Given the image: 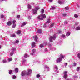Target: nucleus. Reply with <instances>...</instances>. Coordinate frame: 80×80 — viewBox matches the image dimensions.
I'll list each match as a JSON object with an SVG mask.
<instances>
[{
    "label": "nucleus",
    "mask_w": 80,
    "mask_h": 80,
    "mask_svg": "<svg viewBox=\"0 0 80 80\" xmlns=\"http://www.w3.org/2000/svg\"><path fill=\"white\" fill-rule=\"evenodd\" d=\"M12 23H13V24H15V22H16V21H15V20H13V21H12Z\"/></svg>",
    "instance_id": "nucleus-39"
},
{
    "label": "nucleus",
    "mask_w": 80,
    "mask_h": 80,
    "mask_svg": "<svg viewBox=\"0 0 80 80\" xmlns=\"http://www.w3.org/2000/svg\"><path fill=\"white\" fill-rule=\"evenodd\" d=\"M36 77L37 78H39V77H40V74H37L36 75Z\"/></svg>",
    "instance_id": "nucleus-29"
},
{
    "label": "nucleus",
    "mask_w": 80,
    "mask_h": 80,
    "mask_svg": "<svg viewBox=\"0 0 80 80\" xmlns=\"http://www.w3.org/2000/svg\"><path fill=\"white\" fill-rule=\"evenodd\" d=\"M48 1L49 2H52V0H48Z\"/></svg>",
    "instance_id": "nucleus-50"
},
{
    "label": "nucleus",
    "mask_w": 80,
    "mask_h": 80,
    "mask_svg": "<svg viewBox=\"0 0 80 80\" xmlns=\"http://www.w3.org/2000/svg\"><path fill=\"white\" fill-rule=\"evenodd\" d=\"M14 52L13 51H12V52H11L10 53V56H13V55Z\"/></svg>",
    "instance_id": "nucleus-27"
},
{
    "label": "nucleus",
    "mask_w": 80,
    "mask_h": 80,
    "mask_svg": "<svg viewBox=\"0 0 80 80\" xmlns=\"http://www.w3.org/2000/svg\"><path fill=\"white\" fill-rule=\"evenodd\" d=\"M77 56L78 58H80V53H78V55H77Z\"/></svg>",
    "instance_id": "nucleus-28"
},
{
    "label": "nucleus",
    "mask_w": 80,
    "mask_h": 80,
    "mask_svg": "<svg viewBox=\"0 0 80 80\" xmlns=\"http://www.w3.org/2000/svg\"><path fill=\"white\" fill-rule=\"evenodd\" d=\"M62 60V59L61 58H58L57 59V60L56 61V62L58 63H59V62H60Z\"/></svg>",
    "instance_id": "nucleus-4"
},
{
    "label": "nucleus",
    "mask_w": 80,
    "mask_h": 80,
    "mask_svg": "<svg viewBox=\"0 0 80 80\" xmlns=\"http://www.w3.org/2000/svg\"><path fill=\"white\" fill-rule=\"evenodd\" d=\"M32 71L31 69H29L28 72L25 71H23L21 73V75L22 77L25 76V75H28L30 73H32Z\"/></svg>",
    "instance_id": "nucleus-1"
},
{
    "label": "nucleus",
    "mask_w": 80,
    "mask_h": 80,
    "mask_svg": "<svg viewBox=\"0 0 80 80\" xmlns=\"http://www.w3.org/2000/svg\"><path fill=\"white\" fill-rule=\"evenodd\" d=\"M35 44L36 43L35 42H32L31 44L32 47V48H34V47H35Z\"/></svg>",
    "instance_id": "nucleus-7"
},
{
    "label": "nucleus",
    "mask_w": 80,
    "mask_h": 80,
    "mask_svg": "<svg viewBox=\"0 0 80 80\" xmlns=\"http://www.w3.org/2000/svg\"><path fill=\"white\" fill-rule=\"evenodd\" d=\"M3 63H6V62H7V61L6 60H3Z\"/></svg>",
    "instance_id": "nucleus-44"
},
{
    "label": "nucleus",
    "mask_w": 80,
    "mask_h": 80,
    "mask_svg": "<svg viewBox=\"0 0 80 80\" xmlns=\"http://www.w3.org/2000/svg\"><path fill=\"white\" fill-rule=\"evenodd\" d=\"M77 65V64H76L75 63H73V67H75V66H76V65Z\"/></svg>",
    "instance_id": "nucleus-41"
},
{
    "label": "nucleus",
    "mask_w": 80,
    "mask_h": 80,
    "mask_svg": "<svg viewBox=\"0 0 80 80\" xmlns=\"http://www.w3.org/2000/svg\"><path fill=\"white\" fill-rule=\"evenodd\" d=\"M54 68H55V70L56 71H57V70H58V68H57V66L56 65L55 66Z\"/></svg>",
    "instance_id": "nucleus-24"
},
{
    "label": "nucleus",
    "mask_w": 80,
    "mask_h": 80,
    "mask_svg": "<svg viewBox=\"0 0 80 80\" xmlns=\"http://www.w3.org/2000/svg\"><path fill=\"white\" fill-rule=\"evenodd\" d=\"M32 12L33 14H37V11L35 9H32Z\"/></svg>",
    "instance_id": "nucleus-6"
},
{
    "label": "nucleus",
    "mask_w": 80,
    "mask_h": 80,
    "mask_svg": "<svg viewBox=\"0 0 80 80\" xmlns=\"http://www.w3.org/2000/svg\"><path fill=\"white\" fill-rule=\"evenodd\" d=\"M38 20H43V16H42V15L38 16Z\"/></svg>",
    "instance_id": "nucleus-3"
},
{
    "label": "nucleus",
    "mask_w": 80,
    "mask_h": 80,
    "mask_svg": "<svg viewBox=\"0 0 80 80\" xmlns=\"http://www.w3.org/2000/svg\"><path fill=\"white\" fill-rule=\"evenodd\" d=\"M21 33L22 31L20 30H18L17 32H16L17 35H20V34H21Z\"/></svg>",
    "instance_id": "nucleus-8"
},
{
    "label": "nucleus",
    "mask_w": 80,
    "mask_h": 80,
    "mask_svg": "<svg viewBox=\"0 0 80 80\" xmlns=\"http://www.w3.org/2000/svg\"><path fill=\"white\" fill-rule=\"evenodd\" d=\"M20 15H18V18H20Z\"/></svg>",
    "instance_id": "nucleus-51"
},
{
    "label": "nucleus",
    "mask_w": 80,
    "mask_h": 80,
    "mask_svg": "<svg viewBox=\"0 0 80 80\" xmlns=\"http://www.w3.org/2000/svg\"><path fill=\"white\" fill-rule=\"evenodd\" d=\"M59 33H62V31H59Z\"/></svg>",
    "instance_id": "nucleus-53"
},
{
    "label": "nucleus",
    "mask_w": 80,
    "mask_h": 80,
    "mask_svg": "<svg viewBox=\"0 0 80 80\" xmlns=\"http://www.w3.org/2000/svg\"><path fill=\"white\" fill-rule=\"evenodd\" d=\"M74 17L75 18H78V15H77V14H75L74 15Z\"/></svg>",
    "instance_id": "nucleus-30"
},
{
    "label": "nucleus",
    "mask_w": 80,
    "mask_h": 80,
    "mask_svg": "<svg viewBox=\"0 0 80 80\" xmlns=\"http://www.w3.org/2000/svg\"><path fill=\"white\" fill-rule=\"evenodd\" d=\"M64 74H66V73H68V72L65 71L64 72Z\"/></svg>",
    "instance_id": "nucleus-48"
},
{
    "label": "nucleus",
    "mask_w": 80,
    "mask_h": 80,
    "mask_svg": "<svg viewBox=\"0 0 80 80\" xmlns=\"http://www.w3.org/2000/svg\"><path fill=\"white\" fill-rule=\"evenodd\" d=\"M12 72H13V71L12 70H9V74H10V75H11L12 74Z\"/></svg>",
    "instance_id": "nucleus-16"
},
{
    "label": "nucleus",
    "mask_w": 80,
    "mask_h": 80,
    "mask_svg": "<svg viewBox=\"0 0 80 80\" xmlns=\"http://www.w3.org/2000/svg\"><path fill=\"white\" fill-rule=\"evenodd\" d=\"M8 61L9 62H11L12 60V58H9L8 59Z\"/></svg>",
    "instance_id": "nucleus-21"
},
{
    "label": "nucleus",
    "mask_w": 80,
    "mask_h": 80,
    "mask_svg": "<svg viewBox=\"0 0 80 80\" xmlns=\"http://www.w3.org/2000/svg\"><path fill=\"white\" fill-rule=\"evenodd\" d=\"M24 57L25 58H27V55L25 54V55L24 56Z\"/></svg>",
    "instance_id": "nucleus-49"
},
{
    "label": "nucleus",
    "mask_w": 80,
    "mask_h": 80,
    "mask_svg": "<svg viewBox=\"0 0 80 80\" xmlns=\"http://www.w3.org/2000/svg\"><path fill=\"white\" fill-rule=\"evenodd\" d=\"M53 25H54V24L53 23H52V24H51V25H50V27L51 28H52V27H53Z\"/></svg>",
    "instance_id": "nucleus-36"
},
{
    "label": "nucleus",
    "mask_w": 80,
    "mask_h": 80,
    "mask_svg": "<svg viewBox=\"0 0 80 80\" xmlns=\"http://www.w3.org/2000/svg\"><path fill=\"white\" fill-rule=\"evenodd\" d=\"M63 78L65 79H67V74H64L63 76Z\"/></svg>",
    "instance_id": "nucleus-14"
},
{
    "label": "nucleus",
    "mask_w": 80,
    "mask_h": 80,
    "mask_svg": "<svg viewBox=\"0 0 80 80\" xmlns=\"http://www.w3.org/2000/svg\"><path fill=\"white\" fill-rule=\"evenodd\" d=\"M15 71L17 73L18 72V68H15Z\"/></svg>",
    "instance_id": "nucleus-17"
},
{
    "label": "nucleus",
    "mask_w": 80,
    "mask_h": 80,
    "mask_svg": "<svg viewBox=\"0 0 80 80\" xmlns=\"http://www.w3.org/2000/svg\"><path fill=\"white\" fill-rule=\"evenodd\" d=\"M15 42L16 43H18L20 42V41H19V40H17Z\"/></svg>",
    "instance_id": "nucleus-32"
},
{
    "label": "nucleus",
    "mask_w": 80,
    "mask_h": 80,
    "mask_svg": "<svg viewBox=\"0 0 80 80\" xmlns=\"http://www.w3.org/2000/svg\"><path fill=\"white\" fill-rule=\"evenodd\" d=\"M58 3H59V4H63L64 3L63 2H62L60 0L58 1Z\"/></svg>",
    "instance_id": "nucleus-9"
},
{
    "label": "nucleus",
    "mask_w": 80,
    "mask_h": 80,
    "mask_svg": "<svg viewBox=\"0 0 80 80\" xmlns=\"http://www.w3.org/2000/svg\"><path fill=\"white\" fill-rule=\"evenodd\" d=\"M45 68H46L47 69V70H49V68L48 67H47V66H45Z\"/></svg>",
    "instance_id": "nucleus-38"
},
{
    "label": "nucleus",
    "mask_w": 80,
    "mask_h": 80,
    "mask_svg": "<svg viewBox=\"0 0 80 80\" xmlns=\"http://www.w3.org/2000/svg\"><path fill=\"white\" fill-rule=\"evenodd\" d=\"M27 23H26L25 22H23L22 23V25H21V27H23V26H24V25H25Z\"/></svg>",
    "instance_id": "nucleus-15"
},
{
    "label": "nucleus",
    "mask_w": 80,
    "mask_h": 80,
    "mask_svg": "<svg viewBox=\"0 0 80 80\" xmlns=\"http://www.w3.org/2000/svg\"><path fill=\"white\" fill-rule=\"evenodd\" d=\"M70 33H69V32H68L66 33V36H67V37H68V36H69V35H70Z\"/></svg>",
    "instance_id": "nucleus-22"
},
{
    "label": "nucleus",
    "mask_w": 80,
    "mask_h": 80,
    "mask_svg": "<svg viewBox=\"0 0 80 80\" xmlns=\"http://www.w3.org/2000/svg\"><path fill=\"white\" fill-rule=\"evenodd\" d=\"M75 25H76V23H75Z\"/></svg>",
    "instance_id": "nucleus-59"
},
{
    "label": "nucleus",
    "mask_w": 80,
    "mask_h": 80,
    "mask_svg": "<svg viewBox=\"0 0 80 80\" xmlns=\"http://www.w3.org/2000/svg\"><path fill=\"white\" fill-rule=\"evenodd\" d=\"M7 25H8L9 26H10V25H12V21H8V22H7Z\"/></svg>",
    "instance_id": "nucleus-5"
},
{
    "label": "nucleus",
    "mask_w": 80,
    "mask_h": 80,
    "mask_svg": "<svg viewBox=\"0 0 80 80\" xmlns=\"http://www.w3.org/2000/svg\"><path fill=\"white\" fill-rule=\"evenodd\" d=\"M3 0H2V1H3Z\"/></svg>",
    "instance_id": "nucleus-57"
},
{
    "label": "nucleus",
    "mask_w": 80,
    "mask_h": 80,
    "mask_svg": "<svg viewBox=\"0 0 80 80\" xmlns=\"http://www.w3.org/2000/svg\"><path fill=\"white\" fill-rule=\"evenodd\" d=\"M66 79V80H69V79Z\"/></svg>",
    "instance_id": "nucleus-55"
},
{
    "label": "nucleus",
    "mask_w": 80,
    "mask_h": 80,
    "mask_svg": "<svg viewBox=\"0 0 80 80\" xmlns=\"http://www.w3.org/2000/svg\"><path fill=\"white\" fill-rule=\"evenodd\" d=\"M16 50V49H15V48H13L12 49V52H13V51H15V50Z\"/></svg>",
    "instance_id": "nucleus-43"
},
{
    "label": "nucleus",
    "mask_w": 80,
    "mask_h": 80,
    "mask_svg": "<svg viewBox=\"0 0 80 80\" xmlns=\"http://www.w3.org/2000/svg\"><path fill=\"white\" fill-rule=\"evenodd\" d=\"M16 78V76H13V79H15V78Z\"/></svg>",
    "instance_id": "nucleus-47"
},
{
    "label": "nucleus",
    "mask_w": 80,
    "mask_h": 80,
    "mask_svg": "<svg viewBox=\"0 0 80 80\" xmlns=\"http://www.w3.org/2000/svg\"><path fill=\"white\" fill-rule=\"evenodd\" d=\"M33 53H34V52H32V53H31V55H33V54H34Z\"/></svg>",
    "instance_id": "nucleus-54"
},
{
    "label": "nucleus",
    "mask_w": 80,
    "mask_h": 80,
    "mask_svg": "<svg viewBox=\"0 0 80 80\" xmlns=\"http://www.w3.org/2000/svg\"><path fill=\"white\" fill-rule=\"evenodd\" d=\"M67 15V13H63L62 14V17H66Z\"/></svg>",
    "instance_id": "nucleus-10"
},
{
    "label": "nucleus",
    "mask_w": 80,
    "mask_h": 80,
    "mask_svg": "<svg viewBox=\"0 0 80 80\" xmlns=\"http://www.w3.org/2000/svg\"><path fill=\"white\" fill-rule=\"evenodd\" d=\"M61 37L62 38H65V35L62 34V35Z\"/></svg>",
    "instance_id": "nucleus-37"
},
{
    "label": "nucleus",
    "mask_w": 80,
    "mask_h": 80,
    "mask_svg": "<svg viewBox=\"0 0 80 80\" xmlns=\"http://www.w3.org/2000/svg\"><path fill=\"white\" fill-rule=\"evenodd\" d=\"M56 39V36L55 35H53L52 36H51L49 37V40L50 42H53V40H55Z\"/></svg>",
    "instance_id": "nucleus-2"
},
{
    "label": "nucleus",
    "mask_w": 80,
    "mask_h": 80,
    "mask_svg": "<svg viewBox=\"0 0 80 80\" xmlns=\"http://www.w3.org/2000/svg\"><path fill=\"white\" fill-rule=\"evenodd\" d=\"M41 13H44V10L43 9L42 10Z\"/></svg>",
    "instance_id": "nucleus-42"
},
{
    "label": "nucleus",
    "mask_w": 80,
    "mask_h": 80,
    "mask_svg": "<svg viewBox=\"0 0 80 80\" xmlns=\"http://www.w3.org/2000/svg\"><path fill=\"white\" fill-rule=\"evenodd\" d=\"M38 32L39 33H42V30L40 29H39Z\"/></svg>",
    "instance_id": "nucleus-33"
},
{
    "label": "nucleus",
    "mask_w": 80,
    "mask_h": 80,
    "mask_svg": "<svg viewBox=\"0 0 80 80\" xmlns=\"http://www.w3.org/2000/svg\"><path fill=\"white\" fill-rule=\"evenodd\" d=\"M1 48V46L0 45V49Z\"/></svg>",
    "instance_id": "nucleus-56"
},
{
    "label": "nucleus",
    "mask_w": 80,
    "mask_h": 80,
    "mask_svg": "<svg viewBox=\"0 0 80 80\" xmlns=\"http://www.w3.org/2000/svg\"><path fill=\"white\" fill-rule=\"evenodd\" d=\"M45 70H44V72H45Z\"/></svg>",
    "instance_id": "nucleus-58"
},
{
    "label": "nucleus",
    "mask_w": 80,
    "mask_h": 80,
    "mask_svg": "<svg viewBox=\"0 0 80 80\" xmlns=\"http://www.w3.org/2000/svg\"><path fill=\"white\" fill-rule=\"evenodd\" d=\"M36 51H37V50L35 49H33L32 50V52L33 53H35V52H36Z\"/></svg>",
    "instance_id": "nucleus-23"
},
{
    "label": "nucleus",
    "mask_w": 80,
    "mask_h": 80,
    "mask_svg": "<svg viewBox=\"0 0 80 80\" xmlns=\"http://www.w3.org/2000/svg\"><path fill=\"white\" fill-rule=\"evenodd\" d=\"M66 23H67V22H66Z\"/></svg>",
    "instance_id": "nucleus-60"
},
{
    "label": "nucleus",
    "mask_w": 80,
    "mask_h": 80,
    "mask_svg": "<svg viewBox=\"0 0 80 80\" xmlns=\"http://www.w3.org/2000/svg\"><path fill=\"white\" fill-rule=\"evenodd\" d=\"M76 28L77 30H80V27H77Z\"/></svg>",
    "instance_id": "nucleus-26"
},
{
    "label": "nucleus",
    "mask_w": 80,
    "mask_h": 80,
    "mask_svg": "<svg viewBox=\"0 0 80 80\" xmlns=\"http://www.w3.org/2000/svg\"><path fill=\"white\" fill-rule=\"evenodd\" d=\"M51 8H52L53 10H54L55 8V7H53V6H52Z\"/></svg>",
    "instance_id": "nucleus-40"
},
{
    "label": "nucleus",
    "mask_w": 80,
    "mask_h": 80,
    "mask_svg": "<svg viewBox=\"0 0 80 80\" xmlns=\"http://www.w3.org/2000/svg\"><path fill=\"white\" fill-rule=\"evenodd\" d=\"M69 7H66L65 8V9L66 10H69Z\"/></svg>",
    "instance_id": "nucleus-18"
},
{
    "label": "nucleus",
    "mask_w": 80,
    "mask_h": 80,
    "mask_svg": "<svg viewBox=\"0 0 80 80\" xmlns=\"http://www.w3.org/2000/svg\"><path fill=\"white\" fill-rule=\"evenodd\" d=\"M34 38H35L34 40L36 42H37V40L38 39V37L37 36H34Z\"/></svg>",
    "instance_id": "nucleus-13"
},
{
    "label": "nucleus",
    "mask_w": 80,
    "mask_h": 80,
    "mask_svg": "<svg viewBox=\"0 0 80 80\" xmlns=\"http://www.w3.org/2000/svg\"><path fill=\"white\" fill-rule=\"evenodd\" d=\"M60 57H61L60 58H61L62 59V58H63L65 57V56L64 55H63L62 54H61L60 55Z\"/></svg>",
    "instance_id": "nucleus-11"
},
{
    "label": "nucleus",
    "mask_w": 80,
    "mask_h": 80,
    "mask_svg": "<svg viewBox=\"0 0 80 80\" xmlns=\"http://www.w3.org/2000/svg\"><path fill=\"white\" fill-rule=\"evenodd\" d=\"M40 47L41 48H43V45L42 44H40Z\"/></svg>",
    "instance_id": "nucleus-34"
},
{
    "label": "nucleus",
    "mask_w": 80,
    "mask_h": 80,
    "mask_svg": "<svg viewBox=\"0 0 80 80\" xmlns=\"http://www.w3.org/2000/svg\"><path fill=\"white\" fill-rule=\"evenodd\" d=\"M16 27V24H13V25L12 26V28H15Z\"/></svg>",
    "instance_id": "nucleus-25"
},
{
    "label": "nucleus",
    "mask_w": 80,
    "mask_h": 80,
    "mask_svg": "<svg viewBox=\"0 0 80 80\" xmlns=\"http://www.w3.org/2000/svg\"><path fill=\"white\" fill-rule=\"evenodd\" d=\"M80 67H78L76 69L77 71V72H78V71L80 70Z\"/></svg>",
    "instance_id": "nucleus-20"
},
{
    "label": "nucleus",
    "mask_w": 80,
    "mask_h": 80,
    "mask_svg": "<svg viewBox=\"0 0 80 80\" xmlns=\"http://www.w3.org/2000/svg\"><path fill=\"white\" fill-rule=\"evenodd\" d=\"M12 37H16V36L15 35L13 34L12 35Z\"/></svg>",
    "instance_id": "nucleus-45"
},
{
    "label": "nucleus",
    "mask_w": 80,
    "mask_h": 80,
    "mask_svg": "<svg viewBox=\"0 0 80 80\" xmlns=\"http://www.w3.org/2000/svg\"><path fill=\"white\" fill-rule=\"evenodd\" d=\"M39 8H40V7L38 6L37 7H36L35 8V9L36 10H37H37H38Z\"/></svg>",
    "instance_id": "nucleus-19"
},
{
    "label": "nucleus",
    "mask_w": 80,
    "mask_h": 80,
    "mask_svg": "<svg viewBox=\"0 0 80 80\" xmlns=\"http://www.w3.org/2000/svg\"><path fill=\"white\" fill-rule=\"evenodd\" d=\"M50 23V19H48L47 22H46V23Z\"/></svg>",
    "instance_id": "nucleus-31"
},
{
    "label": "nucleus",
    "mask_w": 80,
    "mask_h": 80,
    "mask_svg": "<svg viewBox=\"0 0 80 80\" xmlns=\"http://www.w3.org/2000/svg\"><path fill=\"white\" fill-rule=\"evenodd\" d=\"M27 7L28 9H32V6L28 4Z\"/></svg>",
    "instance_id": "nucleus-12"
},
{
    "label": "nucleus",
    "mask_w": 80,
    "mask_h": 80,
    "mask_svg": "<svg viewBox=\"0 0 80 80\" xmlns=\"http://www.w3.org/2000/svg\"><path fill=\"white\" fill-rule=\"evenodd\" d=\"M65 65L66 66L68 65V63H65Z\"/></svg>",
    "instance_id": "nucleus-52"
},
{
    "label": "nucleus",
    "mask_w": 80,
    "mask_h": 80,
    "mask_svg": "<svg viewBox=\"0 0 80 80\" xmlns=\"http://www.w3.org/2000/svg\"><path fill=\"white\" fill-rule=\"evenodd\" d=\"M1 18H3V17H4V15L2 14V15H1Z\"/></svg>",
    "instance_id": "nucleus-46"
},
{
    "label": "nucleus",
    "mask_w": 80,
    "mask_h": 80,
    "mask_svg": "<svg viewBox=\"0 0 80 80\" xmlns=\"http://www.w3.org/2000/svg\"><path fill=\"white\" fill-rule=\"evenodd\" d=\"M42 15V18H46V16H45V14Z\"/></svg>",
    "instance_id": "nucleus-35"
}]
</instances>
